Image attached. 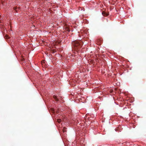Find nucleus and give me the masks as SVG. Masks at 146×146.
I'll return each mask as SVG.
<instances>
[{
	"mask_svg": "<svg viewBox=\"0 0 146 146\" xmlns=\"http://www.w3.org/2000/svg\"><path fill=\"white\" fill-rule=\"evenodd\" d=\"M53 97L55 100L56 101H58V100L57 98V96H55V95H54L53 96Z\"/></svg>",
	"mask_w": 146,
	"mask_h": 146,
	"instance_id": "obj_4",
	"label": "nucleus"
},
{
	"mask_svg": "<svg viewBox=\"0 0 146 146\" xmlns=\"http://www.w3.org/2000/svg\"><path fill=\"white\" fill-rule=\"evenodd\" d=\"M57 121L58 122L60 123L61 122V120L60 119H58Z\"/></svg>",
	"mask_w": 146,
	"mask_h": 146,
	"instance_id": "obj_5",
	"label": "nucleus"
},
{
	"mask_svg": "<svg viewBox=\"0 0 146 146\" xmlns=\"http://www.w3.org/2000/svg\"><path fill=\"white\" fill-rule=\"evenodd\" d=\"M102 15L104 16H107L109 15V13H106L105 12L103 11L102 12Z\"/></svg>",
	"mask_w": 146,
	"mask_h": 146,
	"instance_id": "obj_2",
	"label": "nucleus"
},
{
	"mask_svg": "<svg viewBox=\"0 0 146 146\" xmlns=\"http://www.w3.org/2000/svg\"><path fill=\"white\" fill-rule=\"evenodd\" d=\"M77 121V122H76L77 123V122H78V121H77H77Z\"/></svg>",
	"mask_w": 146,
	"mask_h": 146,
	"instance_id": "obj_9",
	"label": "nucleus"
},
{
	"mask_svg": "<svg viewBox=\"0 0 146 146\" xmlns=\"http://www.w3.org/2000/svg\"><path fill=\"white\" fill-rule=\"evenodd\" d=\"M74 53H76V52H74Z\"/></svg>",
	"mask_w": 146,
	"mask_h": 146,
	"instance_id": "obj_10",
	"label": "nucleus"
},
{
	"mask_svg": "<svg viewBox=\"0 0 146 146\" xmlns=\"http://www.w3.org/2000/svg\"><path fill=\"white\" fill-rule=\"evenodd\" d=\"M74 49H76V52L78 51V50L80 48L79 46L80 44L79 42L76 41H74Z\"/></svg>",
	"mask_w": 146,
	"mask_h": 146,
	"instance_id": "obj_1",
	"label": "nucleus"
},
{
	"mask_svg": "<svg viewBox=\"0 0 146 146\" xmlns=\"http://www.w3.org/2000/svg\"><path fill=\"white\" fill-rule=\"evenodd\" d=\"M78 22L76 21H75L74 23V27H77L78 26Z\"/></svg>",
	"mask_w": 146,
	"mask_h": 146,
	"instance_id": "obj_3",
	"label": "nucleus"
},
{
	"mask_svg": "<svg viewBox=\"0 0 146 146\" xmlns=\"http://www.w3.org/2000/svg\"><path fill=\"white\" fill-rule=\"evenodd\" d=\"M6 36L7 37V38H9V36H8V35H6Z\"/></svg>",
	"mask_w": 146,
	"mask_h": 146,
	"instance_id": "obj_7",
	"label": "nucleus"
},
{
	"mask_svg": "<svg viewBox=\"0 0 146 146\" xmlns=\"http://www.w3.org/2000/svg\"><path fill=\"white\" fill-rule=\"evenodd\" d=\"M98 45H100V43H98Z\"/></svg>",
	"mask_w": 146,
	"mask_h": 146,
	"instance_id": "obj_8",
	"label": "nucleus"
},
{
	"mask_svg": "<svg viewBox=\"0 0 146 146\" xmlns=\"http://www.w3.org/2000/svg\"><path fill=\"white\" fill-rule=\"evenodd\" d=\"M69 84H70V85L71 86H72V84H71V82H70V81H69Z\"/></svg>",
	"mask_w": 146,
	"mask_h": 146,
	"instance_id": "obj_6",
	"label": "nucleus"
}]
</instances>
